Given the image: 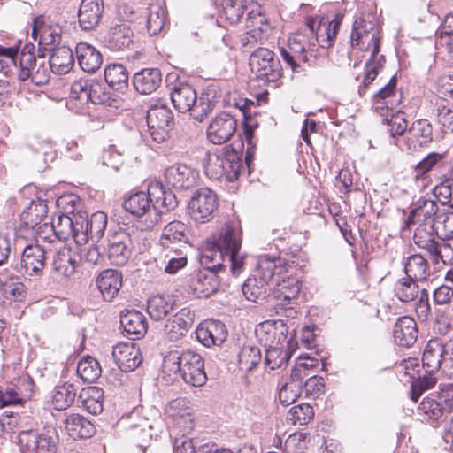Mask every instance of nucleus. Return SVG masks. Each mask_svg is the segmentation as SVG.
<instances>
[{
    "label": "nucleus",
    "instance_id": "f257e3e1",
    "mask_svg": "<svg viewBox=\"0 0 453 453\" xmlns=\"http://www.w3.org/2000/svg\"><path fill=\"white\" fill-rule=\"evenodd\" d=\"M80 198L74 194L58 196V273L70 280L80 266V246L89 239L98 242L108 223L107 215L96 211L89 218L80 209Z\"/></svg>",
    "mask_w": 453,
    "mask_h": 453
},
{
    "label": "nucleus",
    "instance_id": "f03ea898",
    "mask_svg": "<svg viewBox=\"0 0 453 453\" xmlns=\"http://www.w3.org/2000/svg\"><path fill=\"white\" fill-rule=\"evenodd\" d=\"M342 21V17L339 14L327 23L319 18H307L305 25L309 35H295L288 40V50H280L285 63L296 73L302 71L297 61L315 66L319 58V47L329 48L334 43Z\"/></svg>",
    "mask_w": 453,
    "mask_h": 453
},
{
    "label": "nucleus",
    "instance_id": "7ed1b4c3",
    "mask_svg": "<svg viewBox=\"0 0 453 453\" xmlns=\"http://www.w3.org/2000/svg\"><path fill=\"white\" fill-rule=\"evenodd\" d=\"M66 97L58 98V104L65 106L71 111L78 113L84 106L91 102L94 104H108L111 99L110 87L102 81L97 80H79L68 85L63 79L58 78V88Z\"/></svg>",
    "mask_w": 453,
    "mask_h": 453
},
{
    "label": "nucleus",
    "instance_id": "20e7f679",
    "mask_svg": "<svg viewBox=\"0 0 453 453\" xmlns=\"http://www.w3.org/2000/svg\"><path fill=\"white\" fill-rule=\"evenodd\" d=\"M351 43L353 46H362L372 49L370 59L365 64V73L363 78V87H368L377 77L379 70L385 62L384 56H378L380 51V36L378 30L371 22L365 19H357L354 22L351 33Z\"/></svg>",
    "mask_w": 453,
    "mask_h": 453
},
{
    "label": "nucleus",
    "instance_id": "39448f33",
    "mask_svg": "<svg viewBox=\"0 0 453 453\" xmlns=\"http://www.w3.org/2000/svg\"><path fill=\"white\" fill-rule=\"evenodd\" d=\"M242 166L241 155L229 146L208 151L203 159L205 174L215 180L223 179L229 182L236 180Z\"/></svg>",
    "mask_w": 453,
    "mask_h": 453
},
{
    "label": "nucleus",
    "instance_id": "423d86ee",
    "mask_svg": "<svg viewBox=\"0 0 453 453\" xmlns=\"http://www.w3.org/2000/svg\"><path fill=\"white\" fill-rule=\"evenodd\" d=\"M171 101L179 112H189L197 121H203L214 108L208 96H197L196 89L187 81H177L171 88Z\"/></svg>",
    "mask_w": 453,
    "mask_h": 453
},
{
    "label": "nucleus",
    "instance_id": "0eeeda50",
    "mask_svg": "<svg viewBox=\"0 0 453 453\" xmlns=\"http://www.w3.org/2000/svg\"><path fill=\"white\" fill-rule=\"evenodd\" d=\"M164 364L172 371L179 372L183 380L193 387H201L207 380L203 360L194 351H171L165 357Z\"/></svg>",
    "mask_w": 453,
    "mask_h": 453
},
{
    "label": "nucleus",
    "instance_id": "6e6552de",
    "mask_svg": "<svg viewBox=\"0 0 453 453\" xmlns=\"http://www.w3.org/2000/svg\"><path fill=\"white\" fill-rule=\"evenodd\" d=\"M242 235L240 222L230 220L222 226L214 240V243L231 262V270L234 275H238L243 266L244 257L239 253L242 242Z\"/></svg>",
    "mask_w": 453,
    "mask_h": 453
},
{
    "label": "nucleus",
    "instance_id": "1a4fd4ad",
    "mask_svg": "<svg viewBox=\"0 0 453 453\" xmlns=\"http://www.w3.org/2000/svg\"><path fill=\"white\" fill-rule=\"evenodd\" d=\"M417 281L409 277L401 278L395 283L394 293L403 303L414 302L418 318L426 321L431 315L429 294L426 288H420Z\"/></svg>",
    "mask_w": 453,
    "mask_h": 453
},
{
    "label": "nucleus",
    "instance_id": "9d476101",
    "mask_svg": "<svg viewBox=\"0 0 453 453\" xmlns=\"http://www.w3.org/2000/svg\"><path fill=\"white\" fill-rule=\"evenodd\" d=\"M123 206L130 214L143 218V222L148 229L157 225L163 213L162 211L157 210V205H154L153 197L150 195V184L148 187V192L141 191L131 195L124 202Z\"/></svg>",
    "mask_w": 453,
    "mask_h": 453
},
{
    "label": "nucleus",
    "instance_id": "9b49d317",
    "mask_svg": "<svg viewBox=\"0 0 453 453\" xmlns=\"http://www.w3.org/2000/svg\"><path fill=\"white\" fill-rule=\"evenodd\" d=\"M250 66L258 80L273 82L281 76L280 60L273 51L259 47L250 57Z\"/></svg>",
    "mask_w": 453,
    "mask_h": 453
},
{
    "label": "nucleus",
    "instance_id": "f8f14e48",
    "mask_svg": "<svg viewBox=\"0 0 453 453\" xmlns=\"http://www.w3.org/2000/svg\"><path fill=\"white\" fill-rule=\"evenodd\" d=\"M219 207L216 194L208 188L197 189L192 196L188 210L190 217L197 223L209 222Z\"/></svg>",
    "mask_w": 453,
    "mask_h": 453
},
{
    "label": "nucleus",
    "instance_id": "ddd939ff",
    "mask_svg": "<svg viewBox=\"0 0 453 453\" xmlns=\"http://www.w3.org/2000/svg\"><path fill=\"white\" fill-rule=\"evenodd\" d=\"M173 123L172 111L164 105L151 106L147 111L148 132L157 143L164 142L168 137Z\"/></svg>",
    "mask_w": 453,
    "mask_h": 453
},
{
    "label": "nucleus",
    "instance_id": "4468645a",
    "mask_svg": "<svg viewBox=\"0 0 453 453\" xmlns=\"http://www.w3.org/2000/svg\"><path fill=\"white\" fill-rule=\"evenodd\" d=\"M288 327L281 319L265 320L257 326L255 333L265 348L280 347L286 342Z\"/></svg>",
    "mask_w": 453,
    "mask_h": 453
},
{
    "label": "nucleus",
    "instance_id": "2eb2a0df",
    "mask_svg": "<svg viewBox=\"0 0 453 453\" xmlns=\"http://www.w3.org/2000/svg\"><path fill=\"white\" fill-rule=\"evenodd\" d=\"M19 444L23 453H57L54 438L44 433L22 431L19 434Z\"/></svg>",
    "mask_w": 453,
    "mask_h": 453
},
{
    "label": "nucleus",
    "instance_id": "dca6fc26",
    "mask_svg": "<svg viewBox=\"0 0 453 453\" xmlns=\"http://www.w3.org/2000/svg\"><path fill=\"white\" fill-rule=\"evenodd\" d=\"M237 120L226 112L217 115L207 127V137L214 144L226 142L235 133Z\"/></svg>",
    "mask_w": 453,
    "mask_h": 453
},
{
    "label": "nucleus",
    "instance_id": "f3484780",
    "mask_svg": "<svg viewBox=\"0 0 453 453\" xmlns=\"http://www.w3.org/2000/svg\"><path fill=\"white\" fill-rule=\"evenodd\" d=\"M438 205L434 200L420 197L412 203L411 210L405 221V226L409 228L413 225L433 226L438 218Z\"/></svg>",
    "mask_w": 453,
    "mask_h": 453
},
{
    "label": "nucleus",
    "instance_id": "a211bd4d",
    "mask_svg": "<svg viewBox=\"0 0 453 453\" xmlns=\"http://www.w3.org/2000/svg\"><path fill=\"white\" fill-rule=\"evenodd\" d=\"M112 357L115 364L124 372L136 369L142 362L140 349L134 342H120L113 347Z\"/></svg>",
    "mask_w": 453,
    "mask_h": 453
},
{
    "label": "nucleus",
    "instance_id": "6ab92c4d",
    "mask_svg": "<svg viewBox=\"0 0 453 453\" xmlns=\"http://www.w3.org/2000/svg\"><path fill=\"white\" fill-rule=\"evenodd\" d=\"M198 173L185 164H175L165 171V180L169 186L177 189H188L194 187Z\"/></svg>",
    "mask_w": 453,
    "mask_h": 453
},
{
    "label": "nucleus",
    "instance_id": "aec40b11",
    "mask_svg": "<svg viewBox=\"0 0 453 453\" xmlns=\"http://www.w3.org/2000/svg\"><path fill=\"white\" fill-rule=\"evenodd\" d=\"M61 420L64 431L73 440L90 438L96 433L95 426L79 413H64Z\"/></svg>",
    "mask_w": 453,
    "mask_h": 453
},
{
    "label": "nucleus",
    "instance_id": "412c9836",
    "mask_svg": "<svg viewBox=\"0 0 453 453\" xmlns=\"http://www.w3.org/2000/svg\"><path fill=\"white\" fill-rule=\"evenodd\" d=\"M196 334L197 340L206 347L219 346L227 337L225 325L219 320H209L200 324Z\"/></svg>",
    "mask_w": 453,
    "mask_h": 453
},
{
    "label": "nucleus",
    "instance_id": "4be33fe9",
    "mask_svg": "<svg viewBox=\"0 0 453 453\" xmlns=\"http://www.w3.org/2000/svg\"><path fill=\"white\" fill-rule=\"evenodd\" d=\"M131 255V239L124 231L115 233L109 240L108 257L111 264L124 265Z\"/></svg>",
    "mask_w": 453,
    "mask_h": 453
},
{
    "label": "nucleus",
    "instance_id": "5701e85b",
    "mask_svg": "<svg viewBox=\"0 0 453 453\" xmlns=\"http://www.w3.org/2000/svg\"><path fill=\"white\" fill-rule=\"evenodd\" d=\"M120 325L126 336L132 340L142 337L148 328L146 317L136 310H125L120 314Z\"/></svg>",
    "mask_w": 453,
    "mask_h": 453
},
{
    "label": "nucleus",
    "instance_id": "b1692460",
    "mask_svg": "<svg viewBox=\"0 0 453 453\" xmlns=\"http://www.w3.org/2000/svg\"><path fill=\"white\" fill-rule=\"evenodd\" d=\"M103 0H81L78 19L83 30H92L100 22L104 12Z\"/></svg>",
    "mask_w": 453,
    "mask_h": 453
},
{
    "label": "nucleus",
    "instance_id": "393cba45",
    "mask_svg": "<svg viewBox=\"0 0 453 453\" xmlns=\"http://www.w3.org/2000/svg\"><path fill=\"white\" fill-rule=\"evenodd\" d=\"M96 286L103 299L111 302L122 287V273L113 269L104 270L97 276Z\"/></svg>",
    "mask_w": 453,
    "mask_h": 453
},
{
    "label": "nucleus",
    "instance_id": "a878e982",
    "mask_svg": "<svg viewBox=\"0 0 453 453\" xmlns=\"http://www.w3.org/2000/svg\"><path fill=\"white\" fill-rule=\"evenodd\" d=\"M418 329L416 321L409 316L397 319L394 326L393 336L395 342L402 347H411L418 339Z\"/></svg>",
    "mask_w": 453,
    "mask_h": 453
},
{
    "label": "nucleus",
    "instance_id": "bb28decb",
    "mask_svg": "<svg viewBox=\"0 0 453 453\" xmlns=\"http://www.w3.org/2000/svg\"><path fill=\"white\" fill-rule=\"evenodd\" d=\"M396 78L391 77L390 81L374 95V111L384 116L394 111L400 99L395 90Z\"/></svg>",
    "mask_w": 453,
    "mask_h": 453
},
{
    "label": "nucleus",
    "instance_id": "cd10ccee",
    "mask_svg": "<svg viewBox=\"0 0 453 453\" xmlns=\"http://www.w3.org/2000/svg\"><path fill=\"white\" fill-rule=\"evenodd\" d=\"M192 324L189 311L182 309L166 321L164 333L170 341H178L186 335Z\"/></svg>",
    "mask_w": 453,
    "mask_h": 453
},
{
    "label": "nucleus",
    "instance_id": "c85d7f7f",
    "mask_svg": "<svg viewBox=\"0 0 453 453\" xmlns=\"http://www.w3.org/2000/svg\"><path fill=\"white\" fill-rule=\"evenodd\" d=\"M45 251L40 245H27L22 253L21 268L28 276L38 275L44 267Z\"/></svg>",
    "mask_w": 453,
    "mask_h": 453
},
{
    "label": "nucleus",
    "instance_id": "c756f323",
    "mask_svg": "<svg viewBox=\"0 0 453 453\" xmlns=\"http://www.w3.org/2000/svg\"><path fill=\"white\" fill-rule=\"evenodd\" d=\"M213 271L200 270L191 280V288L199 297H209L219 287V276Z\"/></svg>",
    "mask_w": 453,
    "mask_h": 453
},
{
    "label": "nucleus",
    "instance_id": "7c9ffc66",
    "mask_svg": "<svg viewBox=\"0 0 453 453\" xmlns=\"http://www.w3.org/2000/svg\"><path fill=\"white\" fill-rule=\"evenodd\" d=\"M433 140V127L426 119H418L408 130L407 142L410 150H416Z\"/></svg>",
    "mask_w": 453,
    "mask_h": 453
},
{
    "label": "nucleus",
    "instance_id": "2f4dec72",
    "mask_svg": "<svg viewBox=\"0 0 453 453\" xmlns=\"http://www.w3.org/2000/svg\"><path fill=\"white\" fill-rule=\"evenodd\" d=\"M162 82L161 72L157 68H145L136 73L133 78L135 89L143 95L156 91Z\"/></svg>",
    "mask_w": 453,
    "mask_h": 453
},
{
    "label": "nucleus",
    "instance_id": "473e14b6",
    "mask_svg": "<svg viewBox=\"0 0 453 453\" xmlns=\"http://www.w3.org/2000/svg\"><path fill=\"white\" fill-rule=\"evenodd\" d=\"M76 54L81 68L87 73H95L103 63V57L94 46L80 42L76 45Z\"/></svg>",
    "mask_w": 453,
    "mask_h": 453
},
{
    "label": "nucleus",
    "instance_id": "72a5a7b5",
    "mask_svg": "<svg viewBox=\"0 0 453 453\" xmlns=\"http://www.w3.org/2000/svg\"><path fill=\"white\" fill-rule=\"evenodd\" d=\"M441 349V341L437 338L431 339L425 346L422 357L423 367L427 372H436L442 365H445Z\"/></svg>",
    "mask_w": 453,
    "mask_h": 453
},
{
    "label": "nucleus",
    "instance_id": "f704fd0d",
    "mask_svg": "<svg viewBox=\"0 0 453 453\" xmlns=\"http://www.w3.org/2000/svg\"><path fill=\"white\" fill-rule=\"evenodd\" d=\"M48 212V206L42 199L32 200L20 215V225L27 229H35Z\"/></svg>",
    "mask_w": 453,
    "mask_h": 453
},
{
    "label": "nucleus",
    "instance_id": "c9c22d12",
    "mask_svg": "<svg viewBox=\"0 0 453 453\" xmlns=\"http://www.w3.org/2000/svg\"><path fill=\"white\" fill-rule=\"evenodd\" d=\"M133 33L127 24H119L113 27L105 39L106 46L113 51L127 49L132 43Z\"/></svg>",
    "mask_w": 453,
    "mask_h": 453
},
{
    "label": "nucleus",
    "instance_id": "e433bc0d",
    "mask_svg": "<svg viewBox=\"0 0 453 453\" xmlns=\"http://www.w3.org/2000/svg\"><path fill=\"white\" fill-rule=\"evenodd\" d=\"M406 277L418 281L426 280L431 275V267L428 261L419 254L409 256L404 262Z\"/></svg>",
    "mask_w": 453,
    "mask_h": 453
},
{
    "label": "nucleus",
    "instance_id": "4c0bfd02",
    "mask_svg": "<svg viewBox=\"0 0 453 453\" xmlns=\"http://www.w3.org/2000/svg\"><path fill=\"white\" fill-rule=\"evenodd\" d=\"M285 266L280 259H271L264 257L257 263V278L266 284L273 282L277 284L280 280V275L285 273Z\"/></svg>",
    "mask_w": 453,
    "mask_h": 453
},
{
    "label": "nucleus",
    "instance_id": "58836bf2",
    "mask_svg": "<svg viewBox=\"0 0 453 453\" xmlns=\"http://www.w3.org/2000/svg\"><path fill=\"white\" fill-rule=\"evenodd\" d=\"M107 85L116 91L124 93L128 87V73L120 64L109 65L104 70Z\"/></svg>",
    "mask_w": 453,
    "mask_h": 453
},
{
    "label": "nucleus",
    "instance_id": "ea45409f",
    "mask_svg": "<svg viewBox=\"0 0 453 453\" xmlns=\"http://www.w3.org/2000/svg\"><path fill=\"white\" fill-rule=\"evenodd\" d=\"M444 153L431 152L419 161L415 166V179L416 180L423 181V187L426 186V181L429 180V172L439 168L443 165Z\"/></svg>",
    "mask_w": 453,
    "mask_h": 453
},
{
    "label": "nucleus",
    "instance_id": "a19ab883",
    "mask_svg": "<svg viewBox=\"0 0 453 453\" xmlns=\"http://www.w3.org/2000/svg\"><path fill=\"white\" fill-rule=\"evenodd\" d=\"M188 241V227L181 221L173 220L168 223L163 229L160 243L164 248H169L171 243Z\"/></svg>",
    "mask_w": 453,
    "mask_h": 453
},
{
    "label": "nucleus",
    "instance_id": "79ce46f5",
    "mask_svg": "<svg viewBox=\"0 0 453 453\" xmlns=\"http://www.w3.org/2000/svg\"><path fill=\"white\" fill-rule=\"evenodd\" d=\"M225 257H226V255L213 242L208 244L203 250L200 257V264L203 266V270L219 273L224 267Z\"/></svg>",
    "mask_w": 453,
    "mask_h": 453
},
{
    "label": "nucleus",
    "instance_id": "37998d69",
    "mask_svg": "<svg viewBox=\"0 0 453 453\" xmlns=\"http://www.w3.org/2000/svg\"><path fill=\"white\" fill-rule=\"evenodd\" d=\"M150 195L153 197L154 205H157V211H160V208H162L165 211H169L178 205L175 195L170 190H165L160 182L150 183Z\"/></svg>",
    "mask_w": 453,
    "mask_h": 453
},
{
    "label": "nucleus",
    "instance_id": "c03bdc74",
    "mask_svg": "<svg viewBox=\"0 0 453 453\" xmlns=\"http://www.w3.org/2000/svg\"><path fill=\"white\" fill-rule=\"evenodd\" d=\"M80 398L83 408L93 415L99 414L103 411L104 391L98 387H90L82 389Z\"/></svg>",
    "mask_w": 453,
    "mask_h": 453
},
{
    "label": "nucleus",
    "instance_id": "a18cd8bd",
    "mask_svg": "<svg viewBox=\"0 0 453 453\" xmlns=\"http://www.w3.org/2000/svg\"><path fill=\"white\" fill-rule=\"evenodd\" d=\"M0 290L5 299L17 302L24 298L26 288L18 278L5 279L4 276L0 277Z\"/></svg>",
    "mask_w": 453,
    "mask_h": 453
},
{
    "label": "nucleus",
    "instance_id": "49530a36",
    "mask_svg": "<svg viewBox=\"0 0 453 453\" xmlns=\"http://www.w3.org/2000/svg\"><path fill=\"white\" fill-rule=\"evenodd\" d=\"M267 286L265 282L259 280L257 276L248 278L242 284V290L245 298L251 302L264 300L267 295Z\"/></svg>",
    "mask_w": 453,
    "mask_h": 453
},
{
    "label": "nucleus",
    "instance_id": "de8ad7c7",
    "mask_svg": "<svg viewBox=\"0 0 453 453\" xmlns=\"http://www.w3.org/2000/svg\"><path fill=\"white\" fill-rule=\"evenodd\" d=\"M76 372L84 382L90 383L100 377L102 369L96 359L86 357L78 363Z\"/></svg>",
    "mask_w": 453,
    "mask_h": 453
},
{
    "label": "nucleus",
    "instance_id": "09e8293b",
    "mask_svg": "<svg viewBox=\"0 0 453 453\" xmlns=\"http://www.w3.org/2000/svg\"><path fill=\"white\" fill-rule=\"evenodd\" d=\"M249 4L250 7L247 11L246 27L270 29V24L262 10L261 4L258 1L252 0L249 2Z\"/></svg>",
    "mask_w": 453,
    "mask_h": 453
},
{
    "label": "nucleus",
    "instance_id": "8fccbe9b",
    "mask_svg": "<svg viewBox=\"0 0 453 453\" xmlns=\"http://www.w3.org/2000/svg\"><path fill=\"white\" fill-rule=\"evenodd\" d=\"M238 357L240 369L246 372H251L262 360L260 349L251 345L243 346Z\"/></svg>",
    "mask_w": 453,
    "mask_h": 453
},
{
    "label": "nucleus",
    "instance_id": "3c124183",
    "mask_svg": "<svg viewBox=\"0 0 453 453\" xmlns=\"http://www.w3.org/2000/svg\"><path fill=\"white\" fill-rule=\"evenodd\" d=\"M166 20L165 10L159 4H152L147 19V30L150 35H158L165 27Z\"/></svg>",
    "mask_w": 453,
    "mask_h": 453
},
{
    "label": "nucleus",
    "instance_id": "603ef678",
    "mask_svg": "<svg viewBox=\"0 0 453 453\" xmlns=\"http://www.w3.org/2000/svg\"><path fill=\"white\" fill-rule=\"evenodd\" d=\"M436 45L444 47L453 58V14H448L441 25Z\"/></svg>",
    "mask_w": 453,
    "mask_h": 453
},
{
    "label": "nucleus",
    "instance_id": "864d4df0",
    "mask_svg": "<svg viewBox=\"0 0 453 453\" xmlns=\"http://www.w3.org/2000/svg\"><path fill=\"white\" fill-rule=\"evenodd\" d=\"M292 356L289 348L283 349L280 347H271L266 349L265 364L271 370H275L287 365Z\"/></svg>",
    "mask_w": 453,
    "mask_h": 453
},
{
    "label": "nucleus",
    "instance_id": "5fc2aeb1",
    "mask_svg": "<svg viewBox=\"0 0 453 453\" xmlns=\"http://www.w3.org/2000/svg\"><path fill=\"white\" fill-rule=\"evenodd\" d=\"M437 380L434 372H427L426 371L423 376L415 378L411 386V400L417 402L425 391L435 386Z\"/></svg>",
    "mask_w": 453,
    "mask_h": 453
},
{
    "label": "nucleus",
    "instance_id": "6e6d98bb",
    "mask_svg": "<svg viewBox=\"0 0 453 453\" xmlns=\"http://www.w3.org/2000/svg\"><path fill=\"white\" fill-rule=\"evenodd\" d=\"M173 305L163 296L157 295L148 301L147 311L155 320L163 319L172 310Z\"/></svg>",
    "mask_w": 453,
    "mask_h": 453
},
{
    "label": "nucleus",
    "instance_id": "4d7b16f0",
    "mask_svg": "<svg viewBox=\"0 0 453 453\" xmlns=\"http://www.w3.org/2000/svg\"><path fill=\"white\" fill-rule=\"evenodd\" d=\"M436 250L431 258L434 265H453V238L438 240Z\"/></svg>",
    "mask_w": 453,
    "mask_h": 453
},
{
    "label": "nucleus",
    "instance_id": "13d9d810",
    "mask_svg": "<svg viewBox=\"0 0 453 453\" xmlns=\"http://www.w3.org/2000/svg\"><path fill=\"white\" fill-rule=\"evenodd\" d=\"M418 411L424 415V419L432 422L439 420L445 414L436 397L424 398L418 406Z\"/></svg>",
    "mask_w": 453,
    "mask_h": 453
},
{
    "label": "nucleus",
    "instance_id": "bf43d9fd",
    "mask_svg": "<svg viewBox=\"0 0 453 453\" xmlns=\"http://www.w3.org/2000/svg\"><path fill=\"white\" fill-rule=\"evenodd\" d=\"M249 7L248 0H246L245 4L239 0H224L223 3L224 14L231 24L239 22L244 11L247 12Z\"/></svg>",
    "mask_w": 453,
    "mask_h": 453
},
{
    "label": "nucleus",
    "instance_id": "052dcab7",
    "mask_svg": "<svg viewBox=\"0 0 453 453\" xmlns=\"http://www.w3.org/2000/svg\"><path fill=\"white\" fill-rule=\"evenodd\" d=\"M437 180L438 183L434 187L433 194L441 204H448L452 196L453 178L443 174Z\"/></svg>",
    "mask_w": 453,
    "mask_h": 453
},
{
    "label": "nucleus",
    "instance_id": "680f3d73",
    "mask_svg": "<svg viewBox=\"0 0 453 453\" xmlns=\"http://www.w3.org/2000/svg\"><path fill=\"white\" fill-rule=\"evenodd\" d=\"M309 434L296 432L290 434L284 443V450L287 453H302L307 449Z\"/></svg>",
    "mask_w": 453,
    "mask_h": 453
},
{
    "label": "nucleus",
    "instance_id": "e2e57ef3",
    "mask_svg": "<svg viewBox=\"0 0 453 453\" xmlns=\"http://www.w3.org/2000/svg\"><path fill=\"white\" fill-rule=\"evenodd\" d=\"M414 243L420 249L426 250L432 258L434 253L437 250L438 241L424 229L418 228L413 236Z\"/></svg>",
    "mask_w": 453,
    "mask_h": 453
},
{
    "label": "nucleus",
    "instance_id": "0e129e2a",
    "mask_svg": "<svg viewBox=\"0 0 453 453\" xmlns=\"http://www.w3.org/2000/svg\"><path fill=\"white\" fill-rule=\"evenodd\" d=\"M313 409L310 404L303 403L292 407L288 411V418L294 424L304 425L312 419Z\"/></svg>",
    "mask_w": 453,
    "mask_h": 453
},
{
    "label": "nucleus",
    "instance_id": "69168bd1",
    "mask_svg": "<svg viewBox=\"0 0 453 453\" xmlns=\"http://www.w3.org/2000/svg\"><path fill=\"white\" fill-rule=\"evenodd\" d=\"M77 395V388L72 383L64 382L58 386V411L70 407Z\"/></svg>",
    "mask_w": 453,
    "mask_h": 453
},
{
    "label": "nucleus",
    "instance_id": "338daca9",
    "mask_svg": "<svg viewBox=\"0 0 453 453\" xmlns=\"http://www.w3.org/2000/svg\"><path fill=\"white\" fill-rule=\"evenodd\" d=\"M437 123L443 133H453V107L438 105L436 108Z\"/></svg>",
    "mask_w": 453,
    "mask_h": 453
},
{
    "label": "nucleus",
    "instance_id": "774afa93",
    "mask_svg": "<svg viewBox=\"0 0 453 453\" xmlns=\"http://www.w3.org/2000/svg\"><path fill=\"white\" fill-rule=\"evenodd\" d=\"M302 393L298 384L295 382H286L279 391V400L285 405L288 406L294 403Z\"/></svg>",
    "mask_w": 453,
    "mask_h": 453
}]
</instances>
